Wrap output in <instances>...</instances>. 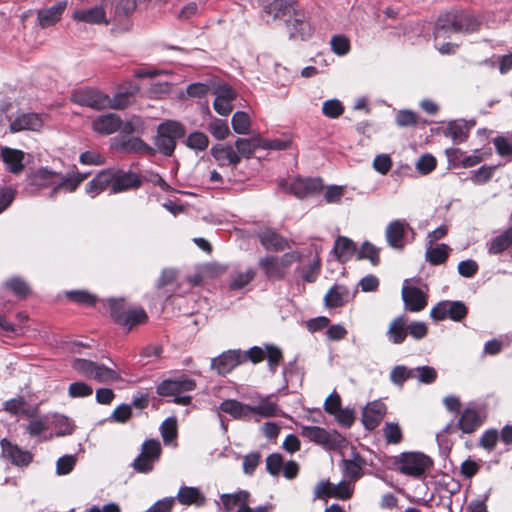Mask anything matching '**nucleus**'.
Segmentation results:
<instances>
[{"label":"nucleus","mask_w":512,"mask_h":512,"mask_svg":"<svg viewBox=\"0 0 512 512\" xmlns=\"http://www.w3.org/2000/svg\"><path fill=\"white\" fill-rule=\"evenodd\" d=\"M398 471L411 477H421L432 466L431 458L420 452H405L397 461Z\"/></svg>","instance_id":"423d86ee"},{"label":"nucleus","mask_w":512,"mask_h":512,"mask_svg":"<svg viewBox=\"0 0 512 512\" xmlns=\"http://www.w3.org/2000/svg\"><path fill=\"white\" fill-rule=\"evenodd\" d=\"M413 376V368L405 365H396L391 369L389 379L392 384L403 387L407 380L413 379Z\"/></svg>","instance_id":"49530a36"},{"label":"nucleus","mask_w":512,"mask_h":512,"mask_svg":"<svg viewBox=\"0 0 512 512\" xmlns=\"http://www.w3.org/2000/svg\"><path fill=\"white\" fill-rule=\"evenodd\" d=\"M73 19L79 22L89 24H107L106 13L100 6H94L88 9H79L74 11Z\"/></svg>","instance_id":"a878e982"},{"label":"nucleus","mask_w":512,"mask_h":512,"mask_svg":"<svg viewBox=\"0 0 512 512\" xmlns=\"http://www.w3.org/2000/svg\"><path fill=\"white\" fill-rule=\"evenodd\" d=\"M265 353L267 355L269 370L274 374L277 370V366L283 359L282 351L275 345H267Z\"/></svg>","instance_id":"052dcab7"},{"label":"nucleus","mask_w":512,"mask_h":512,"mask_svg":"<svg viewBox=\"0 0 512 512\" xmlns=\"http://www.w3.org/2000/svg\"><path fill=\"white\" fill-rule=\"evenodd\" d=\"M1 157L5 163L7 170L12 174H19L24 169L25 153L18 149L3 147L1 149Z\"/></svg>","instance_id":"393cba45"},{"label":"nucleus","mask_w":512,"mask_h":512,"mask_svg":"<svg viewBox=\"0 0 512 512\" xmlns=\"http://www.w3.org/2000/svg\"><path fill=\"white\" fill-rule=\"evenodd\" d=\"M483 423V418L475 408H466L458 420V427L463 433H472Z\"/></svg>","instance_id":"bb28decb"},{"label":"nucleus","mask_w":512,"mask_h":512,"mask_svg":"<svg viewBox=\"0 0 512 512\" xmlns=\"http://www.w3.org/2000/svg\"><path fill=\"white\" fill-rule=\"evenodd\" d=\"M5 285L19 298H25L30 293L28 284L19 277L9 279Z\"/></svg>","instance_id":"13d9d810"},{"label":"nucleus","mask_w":512,"mask_h":512,"mask_svg":"<svg viewBox=\"0 0 512 512\" xmlns=\"http://www.w3.org/2000/svg\"><path fill=\"white\" fill-rule=\"evenodd\" d=\"M0 445L2 455L9 459L13 465L23 467L28 466L32 462L33 456L29 451L21 449L7 439H2Z\"/></svg>","instance_id":"4468645a"},{"label":"nucleus","mask_w":512,"mask_h":512,"mask_svg":"<svg viewBox=\"0 0 512 512\" xmlns=\"http://www.w3.org/2000/svg\"><path fill=\"white\" fill-rule=\"evenodd\" d=\"M162 449L160 442L149 439L142 444L141 453L133 462V468L140 473H148L153 469L155 462L160 458Z\"/></svg>","instance_id":"0eeeda50"},{"label":"nucleus","mask_w":512,"mask_h":512,"mask_svg":"<svg viewBox=\"0 0 512 512\" xmlns=\"http://www.w3.org/2000/svg\"><path fill=\"white\" fill-rule=\"evenodd\" d=\"M216 98L213 102L214 110L222 115L227 116L232 111V101L236 97L235 91L226 84H221L215 91Z\"/></svg>","instance_id":"dca6fc26"},{"label":"nucleus","mask_w":512,"mask_h":512,"mask_svg":"<svg viewBox=\"0 0 512 512\" xmlns=\"http://www.w3.org/2000/svg\"><path fill=\"white\" fill-rule=\"evenodd\" d=\"M331 50L338 56H344L350 51V41L344 35H334L330 40Z\"/></svg>","instance_id":"4d7b16f0"},{"label":"nucleus","mask_w":512,"mask_h":512,"mask_svg":"<svg viewBox=\"0 0 512 512\" xmlns=\"http://www.w3.org/2000/svg\"><path fill=\"white\" fill-rule=\"evenodd\" d=\"M387 338L393 344H401L407 337V320L404 316H398L391 321L387 330Z\"/></svg>","instance_id":"c756f323"},{"label":"nucleus","mask_w":512,"mask_h":512,"mask_svg":"<svg viewBox=\"0 0 512 512\" xmlns=\"http://www.w3.org/2000/svg\"><path fill=\"white\" fill-rule=\"evenodd\" d=\"M322 187L317 178H295L289 185L290 192L298 198L308 197L318 192Z\"/></svg>","instance_id":"f3484780"},{"label":"nucleus","mask_w":512,"mask_h":512,"mask_svg":"<svg viewBox=\"0 0 512 512\" xmlns=\"http://www.w3.org/2000/svg\"><path fill=\"white\" fill-rule=\"evenodd\" d=\"M349 299V291L345 286L334 285L329 289L324 297V301L329 308H338L343 306Z\"/></svg>","instance_id":"2f4dec72"},{"label":"nucleus","mask_w":512,"mask_h":512,"mask_svg":"<svg viewBox=\"0 0 512 512\" xmlns=\"http://www.w3.org/2000/svg\"><path fill=\"white\" fill-rule=\"evenodd\" d=\"M66 295L70 300L79 304L94 305L96 302L95 296L85 290L69 291Z\"/></svg>","instance_id":"0e129e2a"},{"label":"nucleus","mask_w":512,"mask_h":512,"mask_svg":"<svg viewBox=\"0 0 512 512\" xmlns=\"http://www.w3.org/2000/svg\"><path fill=\"white\" fill-rule=\"evenodd\" d=\"M260 267L264 270L269 279H282L285 275L283 267L280 265L278 258L269 256L259 261Z\"/></svg>","instance_id":"79ce46f5"},{"label":"nucleus","mask_w":512,"mask_h":512,"mask_svg":"<svg viewBox=\"0 0 512 512\" xmlns=\"http://www.w3.org/2000/svg\"><path fill=\"white\" fill-rule=\"evenodd\" d=\"M142 181L138 174L128 171L115 170V178L112 186V193L127 191L130 189H137L140 187Z\"/></svg>","instance_id":"aec40b11"},{"label":"nucleus","mask_w":512,"mask_h":512,"mask_svg":"<svg viewBox=\"0 0 512 512\" xmlns=\"http://www.w3.org/2000/svg\"><path fill=\"white\" fill-rule=\"evenodd\" d=\"M48 429V419L37 418L31 420L26 426V431L29 433L31 437H37L42 435Z\"/></svg>","instance_id":"338daca9"},{"label":"nucleus","mask_w":512,"mask_h":512,"mask_svg":"<svg viewBox=\"0 0 512 512\" xmlns=\"http://www.w3.org/2000/svg\"><path fill=\"white\" fill-rule=\"evenodd\" d=\"M25 400L22 397L13 398L4 403V410L12 415L24 414L33 417L34 412L25 408Z\"/></svg>","instance_id":"de8ad7c7"},{"label":"nucleus","mask_w":512,"mask_h":512,"mask_svg":"<svg viewBox=\"0 0 512 512\" xmlns=\"http://www.w3.org/2000/svg\"><path fill=\"white\" fill-rule=\"evenodd\" d=\"M357 259H367L372 265L379 264V249L370 242H364L361 249L357 253Z\"/></svg>","instance_id":"864d4df0"},{"label":"nucleus","mask_w":512,"mask_h":512,"mask_svg":"<svg viewBox=\"0 0 512 512\" xmlns=\"http://www.w3.org/2000/svg\"><path fill=\"white\" fill-rule=\"evenodd\" d=\"M211 154L220 166L236 167L240 163V156L231 145H215Z\"/></svg>","instance_id":"4be33fe9"},{"label":"nucleus","mask_w":512,"mask_h":512,"mask_svg":"<svg viewBox=\"0 0 512 512\" xmlns=\"http://www.w3.org/2000/svg\"><path fill=\"white\" fill-rule=\"evenodd\" d=\"M178 500L182 505H196L198 507L203 506L206 502V498L204 494L197 487L191 486H181L177 497L175 500Z\"/></svg>","instance_id":"c85d7f7f"},{"label":"nucleus","mask_w":512,"mask_h":512,"mask_svg":"<svg viewBox=\"0 0 512 512\" xmlns=\"http://www.w3.org/2000/svg\"><path fill=\"white\" fill-rule=\"evenodd\" d=\"M76 464V458L73 455H64L56 462V473L58 475L69 474Z\"/></svg>","instance_id":"774afa93"},{"label":"nucleus","mask_w":512,"mask_h":512,"mask_svg":"<svg viewBox=\"0 0 512 512\" xmlns=\"http://www.w3.org/2000/svg\"><path fill=\"white\" fill-rule=\"evenodd\" d=\"M323 114L328 118H338L344 112V106L337 99L326 100L322 106Z\"/></svg>","instance_id":"680f3d73"},{"label":"nucleus","mask_w":512,"mask_h":512,"mask_svg":"<svg viewBox=\"0 0 512 512\" xmlns=\"http://www.w3.org/2000/svg\"><path fill=\"white\" fill-rule=\"evenodd\" d=\"M333 252L340 261H347L356 253V244L345 236H339L335 241Z\"/></svg>","instance_id":"c9c22d12"},{"label":"nucleus","mask_w":512,"mask_h":512,"mask_svg":"<svg viewBox=\"0 0 512 512\" xmlns=\"http://www.w3.org/2000/svg\"><path fill=\"white\" fill-rule=\"evenodd\" d=\"M232 128L237 134H247L250 130V119L247 113L237 111L231 120Z\"/></svg>","instance_id":"603ef678"},{"label":"nucleus","mask_w":512,"mask_h":512,"mask_svg":"<svg viewBox=\"0 0 512 512\" xmlns=\"http://www.w3.org/2000/svg\"><path fill=\"white\" fill-rule=\"evenodd\" d=\"M383 435L388 444H399L402 441V430L398 423L387 422L383 427Z\"/></svg>","instance_id":"3c124183"},{"label":"nucleus","mask_w":512,"mask_h":512,"mask_svg":"<svg viewBox=\"0 0 512 512\" xmlns=\"http://www.w3.org/2000/svg\"><path fill=\"white\" fill-rule=\"evenodd\" d=\"M92 127L97 133L109 135L120 129L121 118L115 113L100 115L93 120Z\"/></svg>","instance_id":"b1692460"},{"label":"nucleus","mask_w":512,"mask_h":512,"mask_svg":"<svg viewBox=\"0 0 512 512\" xmlns=\"http://www.w3.org/2000/svg\"><path fill=\"white\" fill-rule=\"evenodd\" d=\"M261 244L268 250L282 251L287 247V241L271 229L259 233Z\"/></svg>","instance_id":"72a5a7b5"},{"label":"nucleus","mask_w":512,"mask_h":512,"mask_svg":"<svg viewBox=\"0 0 512 512\" xmlns=\"http://www.w3.org/2000/svg\"><path fill=\"white\" fill-rule=\"evenodd\" d=\"M219 409L232 418L243 421L252 419L251 405L243 404L235 399H227L220 403Z\"/></svg>","instance_id":"412c9836"},{"label":"nucleus","mask_w":512,"mask_h":512,"mask_svg":"<svg viewBox=\"0 0 512 512\" xmlns=\"http://www.w3.org/2000/svg\"><path fill=\"white\" fill-rule=\"evenodd\" d=\"M235 148L241 159L242 157L249 158L254 153L256 146L250 139L238 138L235 141Z\"/></svg>","instance_id":"69168bd1"},{"label":"nucleus","mask_w":512,"mask_h":512,"mask_svg":"<svg viewBox=\"0 0 512 512\" xmlns=\"http://www.w3.org/2000/svg\"><path fill=\"white\" fill-rule=\"evenodd\" d=\"M481 22L464 11H449L441 14L435 24L434 39L445 40L452 33H473L479 30Z\"/></svg>","instance_id":"f03ea898"},{"label":"nucleus","mask_w":512,"mask_h":512,"mask_svg":"<svg viewBox=\"0 0 512 512\" xmlns=\"http://www.w3.org/2000/svg\"><path fill=\"white\" fill-rule=\"evenodd\" d=\"M196 388L195 380L183 376L176 379L163 380L157 386V393L162 397H173V402L178 405H189L192 397L189 395H182V393L193 391Z\"/></svg>","instance_id":"20e7f679"},{"label":"nucleus","mask_w":512,"mask_h":512,"mask_svg":"<svg viewBox=\"0 0 512 512\" xmlns=\"http://www.w3.org/2000/svg\"><path fill=\"white\" fill-rule=\"evenodd\" d=\"M407 232H411V240L414 239V229L405 219L391 221L385 229V239L388 245L396 250H402L405 246Z\"/></svg>","instance_id":"1a4fd4ad"},{"label":"nucleus","mask_w":512,"mask_h":512,"mask_svg":"<svg viewBox=\"0 0 512 512\" xmlns=\"http://www.w3.org/2000/svg\"><path fill=\"white\" fill-rule=\"evenodd\" d=\"M93 388L85 382L77 381L73 382L68 387V395L71 398H83L91 396Z\"/></svg>","instance_id":"bf43d9fd"},{"label":"nucleus","mask_w":512,"mask_h":512,"mask_svg":"<svg viewBox=\"0 0 512 512\" xmlns=\"http://www.w3.org/2000/svg\"><path fill=\"white\" fill-rule=\"evenodd\" d=\"M263 12V17L272 16L273 19H277L286 15H290L292 12H295V9L293 4L287 0H274L273 2L264 6Z\"/></svg>","instance_id":"473e14b6"},{"label":"nucleus","mask_w":512,"mask_h":512,"mask_svg":"<svg viewBox=\"0 0 512 512\" xmlns=\"http://www.w3.org/2000/svg\"><path fill=\"white\" fill-rule=\"evenodd\" d=\"M468 309L462 301H441L430 311V316L435 321L449 318L453 321H461L466 317Z\"/></svg>","instance_id":"6e6552de"},{"label":"nucleus","mask_w":512,"mask_h":512,"mask_svg":"<svg viewBox=\"0 0 512 512\" xmlns=\"http://www.w3.org/2000/svg\"><path fill=\"white\" fill-rule=\"evenodd\" d=\"M185 135V127L178 121L167 120L157 127L154 145L165 156H171L176 147V141Z\"/></svg>","instance_id":"7ed1b4c3"},{"label":"nucleus","mask_w":512,"mask_h":512,"mask_svg":"<svg viewBox=\"0 0 512 512\" xmlns=\"http://www.w3.org/2000/svg\"><path fill=\"white\" fill-rule=\"evenodd\" d=\"M291 39L306 40L312 35L311 25L305 20L304 16L295 13L293 20L287 21Z\"/></svg>","instance_id":"cd10ccee"},{"label":"nucleus","mask_w":512,"mask_h":512,"mask_svg":"<svg viewBox=\"0 0 512 512\" xmlns=\"http://www.w3.org/2000/svg\"><path fill=\"white\" fill-rule=\"evenodd\" d=\"M251 414L260 418H270L278 415L280 409L278 405L271 400L270 396L259 397L256 405H251Z\"/></svg>","instance_id":"7c9ffc66"},{"label":"nucleus","mask_w":512,"mask_h":512,"mask_svg":"<svg viewBox=\"0 0 512 512\" xmlns=\"http://www.w3.org/2000/svg\"><path fill=\"white\" fill-rule=\"evenodd\" d=\"M402 300L405 309L411 312H419L427 305L426 294L420 288L409 285L408 279L402 287Z\"/></svg>","instance_id":"9b49d317"},{"label":"nucleus","mask_w":512,"mask_h":512,"mask_svg":"<svg viewBox=\"0 0 512 512\" xmlns=\"http://www.w3.org/2000/svg\"><path fill=\"white\" fill-rule=\"evenodd\" d=\"M67 8V1H58L48 8H43L37 13V20L42 28L50 27L56 24L62 17Z\"/></svg>","instance_id":"6ab92c4d"},{"label":"nucleus","mask_w":512,"mask_h":512,"mask_svg":"<svg viewBox=\"0 0 512 512\" xmlns=\"http://www.w3.org/2000/svg\"><path fill=\"white\" fill-rule=\"evenodd\" d=\"M455 143H462L468 137V128L463 121H451L444 132Z\"/></svg>","instance_id":"a18cd8bd"},{"label":"nucleus","mask_w":512,"mask_h":512,"mask_svg":"<svg viewBox=\"0 0 512 512\" xmlns=\"http://www.w3.org/2000/svg\"><path fill=\"white\" fill-rule=\"evenodd\" d=\"M319 445L326 450H339L346 445V439L335 430H326L323 428Z\"/></svg>","instance_id":"58836bf2"},{"label":"nucleus","mask_w":512,"mask_h":512,"mask_svg":"<svg viewBox=\"0 0 512 512\" xmlns=\"http://www.w3.org/2000/svg\"><path fill=\"white\" fill-rule=\"evenodd\" d=\"M339 466L343 475V479L354 484L362 477L363 468L366 466V461L362 456L359 455V453L355 451V449H353L351 452V457L348 459H342Z\"/></svg>","instance_id":"f8f14e48"},{"label":"nucleus","mask_w":512,"mask_h":512,"mask_svg":"<svg viewBox=\"0 0 512 512\" xmlns=\"http://www.w3.org/2000/svg\"><path fill=\"white\" fill-rule=\"evenodd\" d=\"M243 360V356L239 350H228L218 357L212 359L211 368L216 370L220 375L230 373Z\"/></svg>","instance_id":"ddd939ff"},{"label":"nucleus","mask_w":512,"mask_h":512,"mask_svg":"<svg viewBox=\"0 0 512 512\" xmlns=\"http://www.w3.org/2000/svg\"><path fill=\"white\" fill-rule=\"evenodd\" d=\"M186 145L194 150L203 151L209 145V139L203 132H192L186 139Z\"/></svg>","instance_id":"5fc2aeb1"},{"label":"nucleus","mask_w":512,"mask_h":512,"mask_svg":"<svg viewBox=\"0 0 512 512\" xmlns=\"http://www.w3.org/2000/svg\"><path fill=\"white\" fill-rule=\"evenodd\" d=\"M115 178V169H104L101 170L89 183L86 185V192L91 196L95 197L106 188L112 186Z\"/></svg>","instance_id":"a211bd4d"},{"label":"nucleus","mask_w":512,"mask_h":512,"mask_svg":"<svg viewBox=\"0 0 512 512\" xmlns=\"http://www.w3.org/2000/svg\"><path fill=\"white\" fill-rule=\"evenodd\" d=\"M139 87L137 85L130 86L126 90L118 91L113 98L109 97V104L107 108L112 109H123L130 105L134 100V95L138 92Z\"/></svg>","instance_id":"f704fd0d"},{"label":"nucleus","mask_w":512,"mask_h":512,"mask_svg":"<svg viewBox=\"0 0 512 512\" xmlns=\"http://www.w3.org/2000/svg\"><path fill=\"white\" fill-rule=\"evenodd\" d=\"M354 492V484L343 479L338 484H332V498L348 500Z\"/></svg>","instance_id":"09e8293b"},{"label":"nucleus","mask_w":512,"mask_h":512,"mask_svg":"<svg viewBox=\"0 0 512 512\" xmlns=\"http://www.w3.org/2000/svg\"><path fill=\"white\" fill-rule=\"evenodd\" d=\"M256 276V270L252 267L244 271H234L230 275L229 288L231 290H240L247 286Z\"/></svg>","instance_id":"4c0bfd02"},{"label":"nucleus","mask_w":512,"mask_h":512,"mask_svg":"<svg viewBox=\"0 0 512 512\" xmlns=\"http://www.w3.org/2000/svg\"><path fill=\"white\" fill-rule=\"evenodd\" d=\"M210 133L218 140L225 139L229 134L227 122L221 119H214L209 124Z\"/></svg>","instance_id":"e2e57ef3"},{"label":"nucleus","mask_w":512,"mask_h":512,"mask_svg":"<svg viewBox=\"0 0 512 512\" xmlns=\"http://www.w3.org/2000/svg\"><path fill=\"white\" fill-rule=\"evenodd\" d=\"M413 379L422 384H431L437 379V371L431 366H418L413 368Z\"/></svg>","instance_id":"8fccbe9b"},{"label":"nucleus","mask_w":512,"mask_h":512,"mask_svg":"<svg viewBox=\"0 0 512 512\" xmlns=\"http://www.w3.org/2000/svg\"><path fill=\"white\" fill-rule=\"evenodd\" d=\"M250 494L245 490H240L232 494H222L220 496L221 502L226 512H230L234 507L238 506V509L242 506H247L249 502Z\"/></svg>","instance_id":"e433bc0d"},{"label":"nucleus","mask_w":512,"mask_h":512,"mask_svg":"<svg viewBox=\"0 0 512 512\" xmlns=\"http://www.w3.org/2000/svg\"><path fill=\"white\" fill-rule=\"evenodd\" d=\"M386 411V405L380 400L368 403L362 412V422L365 428L374 430L384 418Z\"/></svg>","instance_id":"2eb2a0df"},{"label":"nucleus","mask_w":512,"mask_h":512,"mask_svg":"<svg viewBox=\"0 0 512 512\" xmlns=\"http://www.w3.org/2000/svg\"><path fill=\"white\" fill-rule=\"evenodd\" d=\"M118 318V323L127 326L131 329L133 326L142 324L147 320V314L142 308H133L129 309L126 312L125 317L119 314H116Z\"/></svg>","instance_id":"c03bdc74"},{"label":"nucleus","mask_w":512,"mask_h":512,"mask_svg":"<svg viewBox=\"0 0 512 512\" xmlns=\"http://www.w3.org/2000/svg\"><path fill=\"white\" fill-rule=\"evenodd\" d=\"M160 432L165 444H170L177 436V421L167 418L160 426Z\"/></svg>","instance_id":"6e6d98bb"},{"label":"nucleus","mask_w":512,"mask_h":512,"mask_svg":"<svg viewBox=\"0 0 512 512\" xmlns=\"http://www.w3.org/2000/svg\"><path fill=\"white\" fill-rule=\"evenodd\" d=\"M512 244V227L494 237L488 244V252L496 255L505 251Z\"/></svg>","instance_id":"37998d69"},{"label":"nucleus","mask_w":512,"mask_h":512,"mask_svg":"<svg viewBox=\"0 0 512 512\" xmlns=\"http://www.w3.org/2000/svg\"><path fill=\"white\" fill-rule=\"evenodd\" d=\"M87 176L88 174H81L79 172H72L63 175L44 167L28 174L27 181L29 185L37 188L52 187L49 197L53 199L60 191L67 193L75 191Z\"/></svg>","instance_id":"f257e3e1"},{"label":"nucleus","mask_w":512,"mask_h":512,"mask_svg":"<svg viewBox=\"0 0 512 512\" xmlns=\"http://www.w3.org/2000/svg\"><path fill=\"white\" fill-rule=\"evenodd\" d=\"M43 125V120L39 114L24 113L17 116L10 123V130L12 132H19L23 130L38 131Z\"/></svg>","instance_id":"5701e85b"},{"label":"nucleus","mask_w":512,"mask_h":512,"mask_svg":"<svg viewBox=\"0 0 512 512\" xmlns=\"http://www.w3.org/2000/svg\"><path fill=\"white\" fill-rule=\"evenodd\" d=\"M72 102L93 109H104L109 104V96L93 88H79L71 95Z\"/></svg>","instance_id":"9d476101"},{"label":"nucleus","mask_w":512,"mask_h":512,"mask_svg":"<svg viewBox=\"0 0 512 512\" xmlns=\"http://www.w3.org/2000/svg\"><path fill=\"white\" fill-rule=\"evenodd\" d=\"M120 148L126 153L152 154L153 149L139 137L122 139Z\"/></svg>","instance_id":"a19ab883"},{"label":"nucleus","mask_w":512,"mask_h":512,"mask_svg":"<svg viewBox=\"0 0 512 512\" xmlns=\"http://www.w3.org/2000/svg\"><path fill=\"white\" fill-rule=\"evenodd\" d=\"M71 366L79 375L94 379L99 383L115 382L120 379L119 373L114 369L91 360L76 358L72 361Z\"/></svg>","instance_id":"39448f33"},{"label":"nucleus","mask_w":512,"mask_h":512,"mask_svg":"<svg viewBox=\"0 0 512 512\" xmlns=\"http://www.w3.org/2000/svg\"><path fill=\"white\" fill-rule=\"evenodd\" d=\"M449 252L450 247L446 244L429 245L426 249L425 257L430 264L441 265L448 259Z\"/></svg>","instance_id":"ea45409f"}]
</instances>
